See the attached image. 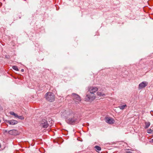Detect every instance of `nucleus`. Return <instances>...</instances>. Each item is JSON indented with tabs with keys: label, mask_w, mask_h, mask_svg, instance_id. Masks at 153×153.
<instances>
[{
	"label": "nucleus",
	"mask_w": 153,
	"mask_h": 153,
	"mask_svg": "<svg viewBox=\"0 0 153 153\" xmlns=\"http://www.w3.org/2000/svg\"><path fill=\"white\" fill-rule=\"evenodd\" d=\"M21 71H22V72H23L24 70L23 69H22L21 70Z\"/></svg>",
	"instance_id": "b1692460"
},
{
	"label": "nucleus",
	"mask_w": 153,
	"mask_h": 153,
	"mask_svg": "<svg viewBox=\"0 0 153 153\" xmlns=\"http://www.w3.org/2000/svg\"><path fill=\"white\" fill-rule=\"evenodd\" d=\"M45 95L46 99L47 100L50 102H53L54 100V95L52 92H48Z\"/></svg>",
	"instance_id": "20e7f679"
},
{
	"label": "nucleus",
	"mask_w": 153,
	"mask_h": 153,
	"mask_svg": "<svg viewBox=\"0 0 153 153\" xmlns=\"http://www.w3.org/2000/svg\"><path fill=\"white\" fill-rule=\"evenodd\" d=\"M76 115L74 112V115L71 117H68L66 118V121L69 124H73L78 123L79 120L76 117Z\"/></svg>",
	"instance_id": "7ed1b4c3"
},
{
	"label": "nucleus",
	"mask_w": 153,
	"mask_h": 153,
	"mask_svg": "<svg viewBox=\"0 0 153 153\" xmlns=\"http://www.w3.org/2000/svg\"><path fill=\"white\" fill-rule=\"evenodd\" d=\"M10 114L11 115H14L15 117H17L18 116V115L17 114H15L13 111L10 112Z\"/></svg>",
	"instance_id": "2eb2a0df"
},
{
	"label": "nucleus",
	"mask_w": 153,
	"mask_h": 153,
	"mask_svg": "<svg viewBox=\"0 0 153 153\" xmlns=\"http://www.w3.org/2000/svg\"><path fill=\"white\" fill-rule=\"evenodd\" d=\"M1 122V120H0V123Z\"/></svg>",
	"instance_id": "393cba45"
},
{
	"label": "nucleus",
	"mask_w": 153,
	"mask_h": 153,
	"mask_svg": "<svg viewBox=\"0 0 153 153\" xmlns=\"http://www.w3.org/2000/svg\"><path fill=\"white\" fill-rule=\"evenodd\" d=\"M17 117L21 120H23L24 119V117L22 116H19L18 115V116L17 117Z\"/></svg>",
	"instance_id": "f3484780"
},
{
	"label": "nucleus",
	"mask_w": 153,
	"mask_h": 153,
	"mask_svg": "<svg viewBox=\"0 0 153 153\" xmlns=\"http://www.w3.org/2000/svg\"><path fill=\"white\" fill-rule=\"evenodd\" d=\"M12 68L14 70L18 71V68L17 66H13L12 67Z\"/></svg>",
	"instance_id": "dca6fc26"
},
{
	"label": "nucleus",
	"mask_w": 153,
	"mask_h": 153,
	"mask_svg": "<svg viewBox=\"0 0 153 153\" xmlns=\"http://www.w3.org/2000/svg\"><path fill=\"white\" fill-rule=\"evenodd\" d=\"M127 106L125 104V105H120V106H119V108L120 109L123 110L124 109L125 107H126Z\"/></svg>",
	"instance_id": "ddd939ff"
},
{
	"label": "nucleus",
	"mask_w": 153,
	"mask_h": 153,
	"mask_svg": "<svg viewBox=\"0 0 153 153\" xmlns=\"http://www.w3.org/2000/svg\"><path fill=\"white\" fill-rule=\"evenodd\" d=\"M49 123H50V124L49 123V125H50V126H51L52 124L53 123V121L52 120H51V119H50V121H49Z\"/></svg>",
	"instance_id": "6ab92c4d"
},
{
	"label": "nucleus",
	"mask_w": 153,
	"mask_h": 153,
	"mask_svg": "<svg viewBox=\"0 0 153 153\" xmlns=\"http://www.w3.org/2000/svg\"><path fill=\"white\" fill-rule=\"evenodd\" d=\"M148 85V82L146 81L142 82L140 83L138 86V89H141L147 86Z\"/></svg>",
	"instance_id": "0eeeda50"
},
{
	"label": "nucleus",
	"mask_w": 153,
	"mask_h": 153,
	"mask_svg": "<svg viewBox=\"0 0 153 153\" xmlns=\"http://www.w3.org/2000/svg\"><path fill=\"white\" fill-rule=\"evenodd\" d=\"M2 110V108L1 107H0V110Z\"/></svg>",
	"instance_id": "5701e85b"
},
{
	"label": "nucleus",
	"mask_w": 153,
	"mask_h": 153,
	"mask_svg": "<svg viewBox=\"0 0 153 153\" xmlns=\"http://www.w3.org/2000/svg\"><path fill=\"white\" fill-rule=\"evenodd\" d=\"M152 131V130L151 129H149L147 130V132L148 133H151Z\"/></svg>",
	"instance_id": "a211bd4d"
},
{
	"label": "nucleus",
	"mask_w": 153,
	"mask_h": 153,
	"mask_svg": "<svg viewBox=\"0 0 153 153\" xmlns=\"http://www.w3.org/2000/svg\"><path fill=\"white\" fill-rule=\"evenodd\" d=\"M71 96L73 99L74 102L76 104L79 103L80 102L81 98L79 95L75 93H73Z\"/></svg>",
	"instance_id": "39448f33"
},
{
	"label": "nucleus",
	"mask_w": 153,
	"mask_h": 153,
	"mask_svg": "<svg viewBox=\"0 0 153 153\" xmlns=\"http://www.w3.org/2000/svg\"><path fill=\"white\" fill-rule=\"evenodd\" d=\"M97 95L100 96H103L105 95V94L103 92L99 91L97 92Z\"/></svg>",
	"instance_id": "f8f14e48"
},
{
	"label": "nucleus",
	"mask_w": 153,
	"mask_h": 153,
	"mask_svg": "<svg viewBox=\"0 0 153 153\" xmlns=\"http://www.w3.org/2000/svg\"><path fill=\"white\" fill-rule=\"evenodd\" d=\"M126 153H134L131 151H127L126 152Z\"/></svg>",
	"instance_id": "412c9836"
},
{
	"label": "nucleus",
	"mask_w": 153,
	"mask_h": 153,
	"mask_svg": "<svg viewBox=\"0 0 153 153\" xmlns=\"http://www.w3.org/2000/svg\"><path fill=\"white\" fill-rule=\"evenodd\" d=\"M5 122L6 123L10 125H14L17 124L18 123L17 121L14 120H6Z\"/></svg>",
	"instance_id": "9d476101"
},
{
	"label": "nucleus",
	"mask_w": 153,
	"mask_h": 153,
	"mask_svg": "<svg viewBox=\"0 0 153 153\" xmlns=\"http://www.w3.org/2000/svg\"><path fill=\"white\" fill-rule=\"evenodd\" d=\"M95 148L97 150L99 151L101 150V148L100 147L97 146H96L95 147Z\"/></svg>",
	"instance_id": "4468645a"
},
{
	"label": "nucleus",
	"mask_w": 153,
	"mask_h": 153,
	"mask_svg": "<svg viewBox=\"0 0 153 153\" xmlns=\"http://www.w3.org/2000/svg\"><path fill=\"white\" fill-rule=\"evenodd\" d=\"M62 117H71L74 115V112L71 110H62L61 112Z\"/></svg>",
	"instance_id": "f03ea898"
},
{
	"label": "nucleus",
	"mask_w": 153,
	"mask_h": 153,
	"mask_svg": "<svg viewBox=\"0 0 153 153\" xmlns=\"http://www.w3.org/2000/svg\"><path fill=\"white\" fill-rule=\"evenodd\" d=\"M145 127H144L145 128H148L150 125V123L149 122H146L145 123Z\"/></svg>",
	"instance_id": "9b49d317"
},
{
	"label": "nucleus",
	"mask_w": 153,
	"mask_h": 153,
	"mask_svg": "<svg viewBox=\"0 0 153 153\" xmlns=\"http://www.w3.org/2000/svg\"><path fill=\"white\" fill-rule=\"evenodd\" d=\"M3 132H4V133H7V132H8V131H7V130H3Z\"/></svg>",
	"instance_id": "aec40b11"
},
{
	"label": "nucleus",
	"mask_w": 153,
	"mask_h": 153,
	"mask_svg": "<svg viewBox=\"0 0 153 153\" xmlns=\"http://www.w3.org/2000/svg\"><path fill=\"white\" fill-rule=\"evenodd\" d=\"M151 142H152V143H153V139H152L150 141Z\"/></svg>",
	"instance_id": "4be33fe9"
},
{
	"label": "nucleus",
	"mask_w": 153,
	"mask_h": 153,
	"mask_svg": "<svg viewBox=\"0 0 153 153\" xmlns=\"http://www.w3.org/2000/svg\"><path fill=\"white\" fill-rule=\"evenodd\" d=\"M40 126L44 128H47L49 124H48L47 122L45 119H42L40 122Z\"/></svg>",
	"instance_id": "423d86ee"
},
{
	"label": "nucleus",
	"mask_w": 153,
	"mask_h": 153,
	"mask_svg": "<svg viewBox=\"0 0 153 153\" xmlns=\"http://www.w3.org/2000/svg\"><path fill=\"white\" fill-rule=\"evenodd\" d=\"M98 90V88L95 87H91L89 89V92L86 96L85 100L86 102H90L94 100L95 98V95L94 93Z\"/></svg>",
	"instance_id": "f257e3e1"
},
{
	"label": "nucleus",
	"mask_w": 153,
	"mask_h": 153,
	"mask_svg": "<svg viewBox=\"0 0 153 153\" xmlns=\"http://www.w3.org/2000/svg\"><path fill=\"white\" fill-rule=\"evenodd\" d=\"M8 133L10 135H16L19 134L18 131L16 129H13L8 131Z\"/></svg>",
	"instance_id": "1a4fd4ad"
},
{
	"label": "nucleus",
	"mask_w": 153,
	"mask_h": 153,
	"mask_svg": "<svg viewBox=\"0 0 153 153\" xmlns=\"http://www.w3.org/2000/svg\"><path fill=\"white\" fill-rule=\"evenodd\" d=\"M105 122L109 124H113L114 123L115 120L112 118L106 117L105 118Z\"/></svg>",
	"instance_id": "6e6552de"
}]
</instances>
